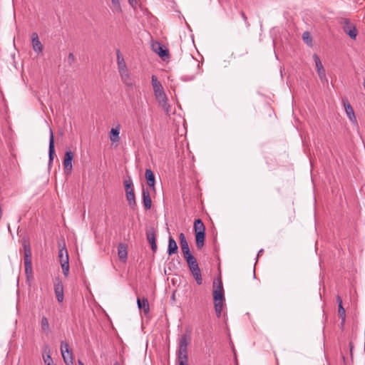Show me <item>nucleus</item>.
<instances>
[{
	"label": "nucleus",
	"instance_id": "obj_34",
	"mask_svg": "<svg viewBox=\"0 0 365 365\" xmlns=\"http://www.w3.org/2000/svg\"><path fill=\"white\" fill-rule=\"evenodd\" d=\"M338 314H339V318L341 319L340 325L341 327H343L344 325L345 319H346V312H345L344 308L343 307V305L339 306Z\"/></svg>",
	"mask_w": 365,
	"mask_h": 365
},
{
	"label": "nucleus",
	"instance_id": "obj_32",
	"mask_svg": "<svg viewBox=\"0 0 365 365\" xmlns=\"http://www.w3.org/2000/svg\"><path fill=\"white\" fill-rule=\"evenodd\" d=\"M191 330L186 329L185 331L179 338V342H189L191 340Z\"/></svg>",
	"mask_w": 365,
	"mask_h": 365
},
{
	"label": "nucleus",
	"instance_id": "obj_23",
	"mask_svg": "<svg viewBox=\"0 0 365 365\" xmlns=\"http://www.w3.org/2000/svg\"><path fill=\"white\" fill-rule=\"evenodd\" d=\"M178 245H177L175 240L173 239V237L172 236H170L169 240H168V250H167L168 255L169 256H171L174 254H176L178 252Z\"/></svg>",
	"mask_w": 365,
	"mask_h": 365
},
{
	"label": "nucleus",
	"instance_id": "obj_1",
	"mask_svg": "<svg viewBox=\"0 0 365 365\" xmlns=\"http://www.w3.org/2000/svg\"><path fill=\"white\" fill-rule=\"evenodd\" d=\"M193 229L195 235L196 246L201 250L204 246L205 239V227L202 220L197 219L194 222Z\"/></svg>",
	"mask_w": 365,
	"mask_h": 365
},
{
	"label": "nucleus",
	"instance_id": "obj_8",
	"mask_svg": "<svg viewBox=\"0 0 365 365\" xmlns=\"http://www.w3.org/2000/svg\"><path fill=\"white\" fill-rule=\"evenodd\" d=\"M154 227H150L146 230V238L148 242L150 244L151 250L153 252L157 251L158 247L156 244V233Z\"/></svg>",
	"mask_w": 365,
	"mask_h": 365
},
{
	"label": "nucleus",
	"instance_id": "obj_18",
	"mask_svg": "<svg viewBox=\"0 0 365 365\" xmlns=\"http://www.w3.org/2000/svg\"><path fill=\"white\" fill-rule=\"evenodd\" d=\"M128 246L124 243H120L118 246V256L120 261L125 262L128 258Z\"/></svg>",
	"mask_w": 365,
	"mask_h": 365
},
{
	"label": "nucleus",
	"instance_id": "obj_39",
	"mask_svg": "<svg viewBox=\"0 0 365 365\" xmlns=\"http://www.w3.org/2000/svg\"><path fill=\"white\" fill-rule=\"evenodd\" d=\"M67 60H68V63L69 66H72L76 61V58H75L73 53H70L68 56Z\"/></svg>",
	"mask_w": 365,
	"mask_h": 365
},
{
	"label": "nucleus",
	"instance_id": "obj_15",
	"mask_svg": "<svg viewBox=\"0 0 365 365\" xmlns=\"http://www.w3.org/2000/svg\"><path fill=\"white\" fill-rule=\"evenodd\" d=\"M24 251V265H31V250L29 242L24 241L23 243Z\"/></svg>",
	"mask_w": 365,
	"mask_h": 365
},
{
	"label": "nucleus",
	"instance_id": "obj_20",
	"mask_svg": "<svg viewBox=\"0 0 365 365\" xmlns=\"http://www.w3.org/2000/svg\"><path fill=\"white\" fill-rule=\"evenodd\" d=\"M151 83L153 88L154 96L164 91L162 83L158 81L156 76L153 75L151 77Z\"/></svg>",
	"mask_w": 365,
	"mask_h": 365
},
{
	"label": "nucleus",
	"instance_id": "obj_19",
	"mask_svg": "<svg viewBox=\"0 0 365 365\" xmlns=\"http://www.w3.org/2000/svg\"><path fill=\"white\" fill-rule=\"evenodd\" d=\"M54 292L56 296L57 301L62 302L63 301V286L61 281H58L54 285Z\"/></svg>",
	"mask_w": 365,
	"mask_h": 365
},
{
	"label": "nucleus",
	"instance_id": "obj_36",
	"mask_svg": "<svg viewBox=\"0 0 365 365\" xmlns=\"http://www.w3.org/2000/svg\"><path fill=\"white\" fill-rule=\"evenodd\" d=\"M302 39L308 46H312V38L309 31H304L303 33Z\"/></svg>",
	"mask_w": 365,
	"mask_h": 365
},
{
	"label": "nucleus",
	"instance_id": "obj_49",
	"mask_svg": "<svg viewBox=\"0 0 365 365\" xmlns=\"http://www.w3.org/2000/svg\"><path fill=\"white\" fill-rule=\"evenodd\" d=\"M364 349L365 350V344H364Z\"/></svg>",
	"mask_w": 365,
	"mask_h": 365
},
{
	"label": "nucleus",
	"instance_id": "obj_35",
	"mask_svg": "<svg viewBox=\"0 0 365 365\" xmlns=\"http://www.w3.org/2000/svg\"><path fill=\"white\" fill-rule=\"evenodd\" d=\"M24 267H25V274H26L27 281L31 280L33 279L32 264L24 265Z\"/></svg>",
	"mask_w": 365,
	"mask_h": 365
},
{
	"label": "nucleus",
	"instance_id": "obj_29",
	"mask_svg": "<svg viewBox=\"0 0 365 365\" xmlns=\"http://www.w3.org/2000/svg\"><path fill=\"white\" fill-rule=\"evenodd\" d=\"M41 331L46 334H48L51 331L48 319L43 316L40 322Z\"/></svg>",
	"mask_w": 365,
	"mask_h": 365
},
{
	"label": "nucleus",
	"instance_id": "obj_44",
	"mask_svg": "<svg viewBox=\"0 0 365 365\" xmlns=\"http://www.w3.org/2000/svg\"><path fill=\"white\" fill-rule=\"evenodd\" d=\"M349 350H350L351 356L352 357V352H353V349H354L353 344H349Z\"/></svg>",
	"mask_w": 365,
	"mask_h": 365
},
{
	"label": "nucleus",
	"instance_id": "obj_17",
	"mask_svg": "<svg viewBox=\"0 0 365 365\" xmlns=\"http://www.w3.org/2000/svg\"><path fill=\"white\" fill-rule=\"evenodd\" d=\"M342 103H343V105L344 106V109H345V111H346V113L348 118L351 120H356V117H355V114H354L353 108L351 106V104L349 103L348 99L346 98H343L342 99Z\"/></svg>",
	"mask_w": 365,
	"mask_h": 365
},
{
	"label": "nucleus",
	"instance_id": "obj_3",
	"mask_svg": "<svg viewBox=\"0 0 365 365\" xmlns=\"http://www.w3.org/2000/svg\"><path fill=\"white\" fill-rule=\"evenodd\" d=\"M212 287V296L214 302L225 301V292L221 277L215 278L213 280Z\"/></svg>",
	"mask_w": 365,
	"mask_h": 365
},
{
	"label": "nucleus",
	"instance_id": "obj_14",
	"mask_svg": "<svg viewBox=\"0 0 365 365\" xmlns=\"http://www.w3.org/2000/svg\"><path fill=\"white\" fill-rule=\"evenodd\" d=\"M31 41L34 51L37 53H41L43 51V46L39 41L37 33L34 32L31 34Z\"/></svg>",
	"mask_w": 365,
	"mask_h": 365
},
{
	"label": "nucleus",
	"instance_id": "obj_40",
	"mask_svg": "<svg viewBox=\"0 0 365 365\" xmlns=\"http://www.w3.org/2000/svg\"><path fill=\"white\" fill-rule=\"evenodd\" d=\"M165 97H167V96L164 91H161L160 93L155 96L156 101L160 100L161 98H165Z\"/></svg>",
	"mask_w": 365,
	"mask_h": 365
},
{
	"label": "nucleus",
	"instance_id": "obj_31",
	"mask_svg": "<svg viewBox=\"0 0 365 365\" xmlns=\"http://www.w3.org/2000/svg\"><path fill=\"white\" fill-rule=\"evenodd\" d=\"M195 278L196 283L198 285H201L202 284V278L201 274V271L200 267L195 269H193L192 271H190Z\"/></svg>",
	"mask_w": 365,
	"mask_h": 365
},
{
	"label": "nucleus",
	"instance_id": "obj_10",
	"mask_svg": "<svg viewBox=\"0 0 365 365\" xmlns=\"http://www.w3.org/2000/svg\"><path fill=\"white\" fill-rule=\"evenodd\" d=\"M153 49L155 52H156L160 58H162L164 61L169 58V51L168 50L160 43H156L153 45Z\"/></svg>",
	"mask_w": 365,
	"mask_h": 365
},
{
	"label": "nucleus",
	"instance_id": "obj_28",
	"mask_svg": "<svg viewBox=\"0 0 365 365\" xmlns=\"http://www.w3.org/2000/svg\"><path fill=\"white\" fill-rule=\"evenodd\" d=\"M116 56H117V62H118L119 72L126 70L127 67H126L125 62L123 56L119 49L116 50Z\"/></svg>",
	"mask_w": 365,
	"mask_h": 365
},
{
	"label": "nucleus",
	"instance_id": "obj_5",
	"mask_svg": "<svg viewBox=\"0 0 365 365\" xmlns=\"http://www.w3.org/2000/svg\"><path fill=\"white\" fill-rule=\"evenodd\" d=\"M313 58L314 60V62H315V65H316V68H317V73H318V76L322 81V83H328V79L326 76V72H325V69L322 65V63L319 58V57L318 56L317 54L314 53L313 55Z\"/></svg>",
	"mask_w": 365,
	"mask_h": 365
},
{
	"label": "nucleus",
	"instance_id": "obj_22",
	"mask_svg": "<svg viewBox=\"0 0 365 365\" xmlns=\"http://www.w3.org/2000/svg\"><path fill=\"white\" fill-rule=\"evenodd\" d=\"M126 200L128 201V204L130 207L133 210L135 209L137 207V203L135 200V195L134 192V190H130L125 192Z\"/></svg>",
	"mask_w": 365,
	"mask_h": 365
},
{
	"label": "nucleus",
	"instance_id": "obj_43",
	"mask_svg": "<svg viewBox=\"0 0 365 365\" xmlns=\"http://www.w3.org/2000/svg\"><path fill=\"white\" fill-rule=\"evenodd\" d=\"M336 302L338 303V307L342 305V299L339 295L336 297Z\"/></svg>",
	"mask_w": 365,
	"mask_h": 365
},
{
	"label": "nucleus",
	"instance_id": "obj_12",
	"mask_svg": "<svg viewBox=\"0 0 365 365\" xmlns=\"http://www.w3.org/2000/svg\"><path fill=\"white\" fill-rule=\"evenodd\" d=\"M142 200L145 210H150L152 206V200L150 197V190L148 187H143L142 189Z\"/></svg>",
	"mask_w": 365,
	"mask_h": 365
},
{
	"label": "nucleus",
	"instance_id": "obj_41",
	"mask_svg": "<svg viewBox=\"0 0 365 365\" xmlns=\"http://www.w3.org/2000/svg\"><path fill=\"white\" fill-rule=\"evenodd\" d=\"M240 16H242V18L244 19L245 25L247 27L250 26V24L248 22L247 17L246 14H245V12L243 11H240Z\"/></svg>",
	"mask_w": 365,
	"mask_h": 365
},
{
	"label": "nucleus",
	"instance_id": "obj_9",
	"mask_svg": "<svg viewBox=\"0 0 365 365\" xmlns=\"http://www.w3.org/2000/svg\"><path fill=\"white\" fill-rule=\"evenodd\" d=\"M179 240H180V245L181 247V250H182L184 258L192 255V253L190 251L187 241L185 238L184 233H182V232L180 233Z\"/></svg>",
	"mask_w": 365,
	"mask_h": 365
},
{
	"label": "nucleus",
	"instance_id": "obj_33",
	"mask_svg": "<svg viewBox=\"0 0 365 365\" xmlns=\"http://www.w3.org/2000/svg\"><path fill=\"white\" fill-rule=\"evenodd\" d=\"M224 302L225 301L214 302L215 311L218 318L221 317Z\"/></svg>",
	"mask_w": 365,
	"mask_h": 365
},
{
	"label": "nucleus",
	"instance_id": "obj_16",
	"mask_svg": "<svg viewBox=\"0 0 365 365\" xmlns=\"http://www.w3.org/2000/svg\"><path fill=\"white\" fill-rule=\"evenodd\" d=\"M119 73H120V76L121 80L123 82V83L129 88H133L135 85V81L129 75L128 70L126 69V70L120 71Z\"/></svg>",
	"mask_w": 365,
	"mask_h": 365
},
{
	"label": "nucleus",
	"instance_id": "obj_27",
	"mask_svg": "<svg viewBox=\"0 0 365 365\" xmlns=\"http://www.w3.org/2000/svg\"><path fill=\"white\" fill-rule=\"evenodd\" d=\"M190 271L199 268L196 258L192 255L185 258Z\"/></svg>",
	"mask_w": 365,
	"mask_h": 365
},
{
	"label": "nucleus",
	"instance_id": "obj_25",
	"mask_svg": "<svg viewBox=\"0 0 365 365\" xmlns=\"http://www.w3.org/2000/svg\"><path fill=\"white\" fill-rule=\"evenodd\" d=\"M43 359L46 365H55L51 357L50 348L48 345H45L43 349Z\"/></svg>",
	"mask_w": 365,
	"mask_h": 365
},
{
	"label": "nucleus",
	"instance_id": "obj_45",
	"mask_svg": "<svg viewBox=\"0 0 365 365\" xmlns=\"http://www.w3.org/2000/svg\"><path fill=\"white\" fill-rule=\"evenodd\" d=\"M264 252V250L263 249H261L258 253H257V257H259V256H261Z\"/></svg>",
	"mask_w": 365,
	"mask_h": 365
},
{
	"label": "nucleus",
	"instance_id": "obj_48",
	"mask_svg": "<svg viewBox=\"0 0 365 365\" xmlns=\"http://www.w3.org/2000/svg\"><path fill=\"white\" fill-rule=\"evenodd\" d=\"M114 365H119L118 362L115 363Z\"/></svg>",
	"mask_w": 365,
	"mask_h": 365
},
{
	"label": "nucleus",
	"instance_id": "obj_47",
	"mask_svg": "<svg viewBox=\"0 0 365 365\" xmlns=\"http://www.w3.org/2000/svg\"><path fill=\"white\" fill-rule=\"evenodd\" d=\"M232 351H233L234 354H235V349L234 346H232Z\"/></svg>",
	"mask_w": 365,
	"mask_h": 365
},
{
	"label": "nucleus",
	"instance_id": "obj_38",
	"mask_svg": "<svg viewBox=\"0 0 365 365\" xmlns=\"http://www.w3.org/2000/svg\"><path fill=\"white\" fill-rule=\"evenodd\" d=\"M113 6L116 11H120L121 7L120 4V0H111Z\"/></svg>",
	"mask_w": 365,
	"mask_h": 365
},
{
	"label": "nucleus",
	"instance_id": "obj_2",
	"mask_svg": "<svg viewBox=\"0 0 365 365\" xmlns=\"http://www.w3.org/2000/svg\"><path fill=\"white\" fill-rule=\"evenodd\" d=\"M58 258L63 275L65 277H68L69 274L68 254L64 242H63L62 247L59 249Z\"/></svg>",
	"mask_w": 365,
	"mask_h": 365
},
{
	"label": "nucleus",
	"instance_id": "obj_42",
	"mask_svg": "<svg viewBox=\"0 0 365 365\" xmlns=\"http://www.w3.org/2000/svg\"><path fill=\"white\" fill-rule=\"evenodd\" d=\"M128 3L130 4V5L132 6V7H135L137 4V1L136 0H128Z\"/></svg>",
	"mask_w": 365,
	"mask_h": 365
},
{
	"label": "nucleus",
	"instance_id": "obj_24",
	"mask_svg": "<svg viewBox=\"0 0 365 365\" xmlns=\"http://www.w3.org/2000/svg\"><path fill=\"white\" fill-rule=\"evenodd\" d=\"M145 179L148 185L155 190V179L153 172L149 168L145 170Z\"/></svg>",
	"mask_w": 365,
	"mask_h": 365
},
{
	"label": "nucleus",
	"instance_id": "obj_21",
	"mask_svg": "<svg viewBox=\"0 0 365 365\" xmlns=\"http://www.w3.org/2000/svg\"><path fill=\"white\" fill-rule=\"evenodd\" d=\"M137 304L139 309H143L145 314H148L150 311V306L146 297H143L142 299L140 297H138Z\"/></svg>",
	"mask_w": 365,
	"mask_h": 365
},
{
	"label": "nucleus",
	"instance_id": "obj_11",
	"mask_svg": "<svg viewBox=\"0 0 365 365\" xmlns=\"http://www.w3.org/2000/svg\"><path fill=\"white\" fill-rule=\"evenodd\" d=\"M73 159V153L71 150H68L65 153L63 165L65 171L70 173L72 170V160Z\"/></svg>",
	"mask_w": 365,
	"mask_h": 365
},
{
	"label": "nucleus",
	"instance_id": "obj_4",
	"mask_svg": "<svg viewBox=\"0 0 365 365\" xmlns=\"http://www.w3.org/2000/svg\"><path fill=\"white\" fill-rule=\"evenodd\" d=\"M188 344H180L177 351V360L178 365H188Z\"/></svg>",
	"mask_w": 365,
	"mask_h": 365
},
{
	"label": "nucleus",
	"instance_id": "obj_7",
	"mask_svg": "<svg viewBox=\"0 0 365 365\" xmlns=\"http://www.w3.org/2000/svg\"><path fill=\"white\" fill-rule=\"evenodd\" d=\"M344 26L343 27L344 32L349 35L351 39H356L358 31L354 25L351 24L349 19H345L344 21Z\"/></svg>",
	"mask_w": 365,
	"mask_h": 365
},
{
	"label": "nucleus",
	"instance_id": "obj_13",
	"mask_svg": "<svg viewBox=\"0 0 365 365\" xmlns=\"http://www.w3.org/2000/svg\"><path fill=\"white\" fill-rule=\"evenodd\" d=\"M54 136L53 130L50 128L49 145H48V165L52 164L55 156Z\"/></svg>",
	"mask_w": 365,
	"mask_h": 365
},
{
	"label": "nucleus",
	"instance_id": "obj_46",
	"mask_svg": "<svg viewBox=\"0 0 365 365\" xmlns=\"http://www.w3.org/2000/svg\"><path fill=\"white\" fill-rule=\"evenodd\" d=\"M78 364H79V365H84L81 361H78Z\"/></svg>",
	"mask_w": 365,
	"mask_h": 365
},
{
	"label": "nucleus",
	"instance_id": "obj_6",
	"mask_svg": "<svg viewBox=\"0 0 365 365\" xmlns=\"http://www.w3.org/2000/svg\"><path fill=\"white\" fill-rule=\"evenodd\" d=\"M61 351L66 365H73L72 349L69 344H61Z\"/></svg>",
	"mask_w": 365,
	"mask_h": 365
},
{
	"label": "nucleus",
	"instance_id": "obj_26",
	"mask_svg": "<svg viewBox=\"0 0 365 365\" xmlns=\"http://www.w3.org/2000/svg\"><path fill=\"white\" fill-rule=\"evenodd\" d=\"M120 125H118L115 128H112L110 133L109 138L112 143L118 142L120 140L119 134H120Z\"/></svg>",
	"mask_w": 365,
	"mask_h": 365
},
{
	"label": "nucleus",
	"instance_id": "obj_37",
	"mask_svg": "<svg viewBox=\"0 0 365 365\" xmlns=\"http://www.w3.org/2000/svg\"><path fill=\"white\" fill-rule=\"evenodd\" d=\"M124 186H125V192H127L128 191H129L130 190H134L133 180L130 178L124 180Z\"/></svg>",
	"mask_w": 365,
	"mask_h": 365
},
{
	"label": "nucleus",
	"instance_id": "obj_30",
	"mask_svg": "<svg viewBox=\"0 0 365 365\" xmlns=\"http://www.w3.org/2000/svg\"><path fill=\"white\" fill-rule=\"evenodd\" d=\"M157 101L158 103V105L163 108V110L167 114H169L170 111V106L168 103V97H165V98H161L160 100H158Z\"/></svg>",
	"mask_w": 365,
	"mask_h": 365
}]
</instances>
